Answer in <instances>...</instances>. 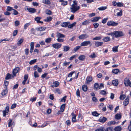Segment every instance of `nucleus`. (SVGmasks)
<instances>
[{
	"label": "nucleus",
	"mask_w": 131,
	"mask_h": 131,
	"mask_svg": "<svg viewBox=\"0 0 131 131\" xmlns=\"http://www.w3.org/2000/svg\"><path fill=\"white\" fill-rule=\"evenodd\" d=\"M7 93V90L6 88L3 90V91L1 93L2 95H5Z\"/></svg>",
	"instance_id": "f704fd0d"
},
{
	"label": "nucleus",
	"mask_w": 131,
	"mask_h": 131,
	"mask_svg": "<svg viewBox=\"0 0 131 131\" xmlns=\"http://www.w3.org/2000/svg\"><path fill=\"white\" fill-rule=\"evenodd\" d=\"M92 114L93 116H98L99 115L98 113L95 111L92 112Z\"/></svg>",
	"instance_id": "09e8293b"
},
{
	"label": "nucleus",
	"mask_w": 131,
	"mask_h": 131,
	"mask_svg": "<svg viewBox=\"0 0 131 131\" xmlns=\"http://www.w3.org/2000/svg\"><path fill=\"white\" fill-rule=\"evenodd\" d=\"M82 89L83 90L84 92L86 91L88 89V87L86 85H82Z\"/></svg>",
	"instance_id": "bb28decb"
},
{
	"label": "nucleus",
	"mask_w": 131,
	"mask_h": 131,
	"mask_svg": "<svg viewBox=\"0 0 131 131\" xmlns=\"http://www.w3.org/2000/svg\"><path fill=\"white\" fill-rule=\"evenodd\" d=\"M90 45V46H91V42L90 41L88 40L82 42L80 44V45L82 46H86L88 45Z\"/></svg>",
	"instance_id": "7ed1b4c3"
},
{
	"label": "nucleus",
	"mask_w": 131,
	"mask_h": 131,
	"mask_svg": "<svg viewBox=\"0 0 131 131\" xmlns=\"http://www.w3.org/2000/svg\"><path fill=\"white\" fill-rule=\"evenodd\" d=\"M51 41V38H49L46 39L45 41L46 43H48L50 42Z\"/></svg>",
	"instance_id": "37998d69"
},
{
	"label": "nucleus",
	"mask_w": 131,
	"mask_h": 131,
	"mask_svg": "<svg viewBox=\"0 0 131 131\" xmlns=\"http://www.w3.org/2000/svg\"><path fill=\"white\" fill-rule=\"evenodd\" d=\"M42 89L44 90L43 91V92H44L45 91L46 89L45 87V86H42L41 88L38 90V93L39 94L41 93Z\"/></svg>",
	"instance_id": "2f4dec72"
},
{
	"label": "nucleus",
	"mask_w": 131,
	"mask_h": 131,
	"mask_svg": "<svg viewBox=\"0 0 131 131\" xmlns=\"http://www.w3.org/2000/svg\"><path fill=\"white\" fill-rule=\"evenodd\" d=\"M66 105V104H62L61 106L60 107V111H59L57 113L58 114H60V112H63L64 111V109L65 108V107Z\"/></svg>",
	"instance_id": "9d476101"
},
{
	"label": "nucleus",
	"mask_w": 131,
	"mask_h": 131,
	"mask_svg": "<svg viewBox=\"0 0 131 131\" xmlns=\"http://www.w3.org/2000/svg\"><path fill=\"white\" fill-rule=\"evenodd\" d=\"M77 54L75 55H74L71 56L69 58V60H73L74 58H75L77 57Z\"/></svg>",
	"instance_id": "79ce46f5"
},
{
	"label": "nucleus",
	"mask_w": 131,
	"mask_h": 131,
	"mask_svg": "<svg viewBox=\"0 0 131 131\" xmlns=\"http://www.w3.org/2000/svg\"><path fill=\"white\" fill-rule=\"evenodd\" d=\"M24 41L23 39L21 38L19 40L17 43V45L18 46H20L23 43Z\"/></svg>",
	"instance_id": "5701e85b"
},
{
	"label": "nucleus",
	"mask_w": 131,
	"mask_h": 131,
	"mask_svg": "<svg viewBox=\"0 0 131 131\" xmlns=\"http://www.w3.org/2000/svg\"><path fill=\"white\" fill-rule=\"evenodd\" d=\"M85 56L84 55H81L78 57L79 59L81 61H83L85 58Z\"/></svg>",
	"instance_id": "412c9836"
},
{
	"label": "nucleus",
	"mask_w": 131,
	"mask_h": 131,
	"mask_svg": "<svg viewBox=\"0 0 131 131\" xmlns=\"http://www.w3.org/2000/svg\"><path fill=\"white\" fill-rule=\"evenodd\" d=\"M54 92L55 93H58L59 94H60L61 93L60 90L58 88L56 89L55 90Z\"/></svg>",
	"instance_id": "e2e57ef3"
},
{
	"label": "nucleus",
	"mask_w": 131,
	"mask_h": 131,
	"mask_svg": "<svg viewBox=\"0 0 131 131\" xmlns=\"http://www.w3.org/2000/svg\"><path fill=\"white\" fill-rule=\"evenodd\" d=\"M129 103V100L128 98H126L123 102L124 105L125 106H127Z\"/></svg>",
	"instance_id": "4be33fe9"
},
{
	"label": "nucleus",
	"mask_w": 131,
	"mask_h": 131,
	"mask_svg": "<svg viewBox=\"0 0 131 131\" xmlns=\"http://www.w3.org/2000/svg\"><path fill=\"white\" fill-rule=\"evenodd\" d=\"M11 77V75L9 73H8L5 79L6 80H8L10 79Z\"/></svg>",
	"instance_id": "ea45409f"
},
{
	"label": "nucleus",
	"mask_w": 131,
	"mask_h": 131,
	"mask_svg": "<svg viewBox=\"0 0 131 131\" xmlns=\"http://www.w3.org/2000/svg\"><path fill=\"white\" fill-rule=\"evenodd\" d=\"M18 32V31L17 30H15L13 32V35L14 36H16Z\"/></svg>",
	"instance_id": "338daca9"
},
{
	"label": "nucleus",
	"mask_w": 131,
	"mask_h": 131,
	"mask_svg": "<svg viewBox=\"0 0 131 131\" xmlns=\"http://www.w3.org/2000/svg\"><path fill=\"white\" fill-rule=\"evenodd\" d=\"M115 122L113 121L109 122H108V124L110 126L111 125L115 124Z\"/></svg>",
	"instance_id": "c03bdc74"
},
{
	"label": "nucleus",
	"mask_w": 131,
	"mask_h": 131,
	"mask_svg": "<svg viewBox=\"0 0 131 131\" xmlns=\"http://www.w3.org/2000/svg\"><path fill=\"white\" fill-rule=\"evenodd\" d=\"M108 19V18H104L102 21V23L103 24L105 23Z\"/></svg>",
	"instance_id": "4d7b16f0"
},
{
	"label": "nucleus",
	"mask_w": 131,
	"mask_h": 131,
	"mask_svg": "<svg viewBox=\"0 0 131 131\" xmlns=\"http://www.w3.org/2000/svg\"><path fill=\"white\" fill-rule=\"evenodd\" d=\"M126 97V96L125 95L123 94L120 95L119 99L121 100H123Z\"/></svg>",
	"instance_id": "603ef678"
},
{
	"label": "nucleus",
	"mask_w": 131,
	"mask_h": 131,
	"mask_svg": "<svg viewBox=\"0 0 131 131\" xmlns=\"http://www.w3.org/2000/svg\"><path fill=\"white\" fill-rule=\"evenodd\" d=\"M123 35V33L122 31H114V36L116 38L119 37Z\"/></svg>",
	"instance_id": "f03ea898"
},
{
	"label": "nucleus",
	"mask_w": 131,
	"mask_h": 131,
	"mask_svg": "<svg viewBox=\"0 0 131 131\" xmlns=\"http://www.w3.org/2000/svg\"><path fill=\"white\" fill-rule=\"evenodd\" d=\"M45 13L46 14L49 15H50L51 14V11L50 10L48 9H47L45 11Z\"/></svg>",
	"instance_id": "4c0bfd02"
},
{
	"label": "nucleus",
	"mask_w": 131,
	"mask_h": 131,
	"mask_svg": "<svg viewBox=\"0 0 131 131\" xmlns=\"http://www.w3.org/2000/svg\"><path fill=\"white\" fill-rule=\"evenodd\" d=\"M101 39V38L100 36L96 37H95L93 38V40H100Z\"/></svg>",
	"instance_id": "49530a36"
},
{
	"label": "nucleus",
	"mask_w": 131,
	"mask_h": 131,
	"mask_svg": "<svg viewBox=\"0 0 131 131\" xmlns=\"http://www.w3.org/2000/svg\"><path fill=\"white\" fill-rule=\"evenodd\" d=\"M113 128L112 127H108L106 128L105 131H112Z\"/></svg>",
	"instance_id": "5fc2aeb1"
},
{
	"label": "nucleus",
	"mask_w": 131,
	"mask_h": 131,
	"mask_svg": "<svg viewBox=\"0 0 131 131\" xmlns=\"http://www.w3.org/2000/svg\"><path fill=\"white\" fill-rule=\"evenodd\" d=\"M57 40V41L59 42H62L64 41L63 39L60 38H58Z\"/></svg>",
	"instance_id": "0e129e2a"
},
{
	"label": "nucleus",
	"mask_w": 131,
	"mask_h": 131,
	"mask_svg": "<svg viewBox=\"0 0 131 131\" xmlns=\"http://www.w3.org/2000/svg\"><path fill=\"white\" fill-rule=\"evenodd\" d=\"M30 25V23H26L24 25V29H26L27 27Z\"/></svg>",
	"instance_id": "a18cd8bd"
},
{
	"label": "nucleus",
	"mask_w": 131,
	"mask_h": 131,
	"mask_svg": "<svg viewBox=\"0 0 131 131\" xmlns=\"http://www.w3.org/2000/svg\"><path fill=\"white\" fill-rule=\"evenodd\" d=\"M86 80L85 84H90V82L92 81L93 78L91 76H88L86 79Z\"/></svg>",
	"instance_id": "423d86ee"
},
{
	"label": "nucleus",
	"mask_w": 131,
	"mask_h": 131,
	"mask_svg": "<svg viewBox=\"0 0 131 131\" xmlns=\"http://www.w3.org/2000/svg\"><path fill=\"white\" fill-rule=\"evenodd\" d=\"M107 24L109 26H115L118 25V23L114 21H109L107 22Z\"/></svg>",
	"instance_id": "39448f33"
},
{
	"label": "nucleus",
	"mask_w": 131,
	"mask_h": 131,
	"mask_svg": "<svg viewBox=\"0 0 131 131\" xmlns=\"http://www.w3.org/2000/svg\"><path fill=\"white\" fill-rule=\"evenodd\" d=\"M99 87V84L98 83H95L94 86V89L95 90H97Z\"/></svg>",
	"instance_id": "c756f323"
},
{
	"label": "nucleus",
	"mask_w": 131,
	"mask_h": 131,
	"mask_svg": "<svg viewBox=\"0 0 131 131\" xmlns=\"http://www.w3.org/2000/svg\"><path fill=\"white\" fill-rule=\"evenodd\" d=\"M52 19V17L50 16H49L47 17L46 19H44V20L46 22H49L51 21Z\"/></svg>",
	"instance_id": "cd10ccee"
},
{
	"label": "nucleus",
	"mask_w": 131,
	"mask_h": 131,
	"mask_svg": "<svg viewBox=\"0 0 131 131\" xmlns=\"http://www.w3.org/2000/svg\"><path fill=\"white\" fill-rule=\"evenodd\" d=\"M118 46H116L112 48V51L113 52H117L118 51Z\"/></svg>",
	"instance_id": "e433bc0d"
},
{
	"label": "nucleus",
	"mask_w": 131,
	"mask_h": 131,
	"mask_svg": "<svg viewBox=\"0 0 131 131\" xmlns=\"http://www.w3.org/2000/svg\"><path fill=\"white\" fill-rule=\"evenodd\" d=\"M124 83L126 86L129 85L130 83L129 79L127 78H125L124 80Z\"/></svg>",
	"instance_id": "9b49d317"
},
{
	"label": "nucleus",
	"mask_w": 131,
	"mask_h": 131,
	"mask_svg": "<svg viewBox=\"0 0 131 131\" xmlns=\"http://www.w3.org/2000/svg\"><path fill=\"white\" fill-rule=\"evenodd\" d=\"M107 119L105 117H100L99 121L100 122L104 123L107 120Z\"/></svg>",
	"instance_id": "a211bd4d"
},
{
	"label": "nucleus",
	"mask_w": 131,
	"mask_h": 131,
	"mask_svg": "<svg viewBox=\"0 0 131 131\" xmlns=\"http://www.w3.org/2000/svg\"><path fill=\"white\" fill-rule=\"evenodd\" d=\"M80 47L81 46H76L73 49V50L74 51V52H75L77 51L80 48Z\"/></svg>",
	"instance_id": "a19ab883"
},
{
	"label": "nucleus",
	"mask_w": 131,
	"mask_h": 131,
	"mask_svg": "<svg viewBox=\"0 0 131 131\" xmlns=\"http://www.w3.org/2000/svg\"><path fill=\"white\" fill-rule=\"evenodd\" d=\"M96 57L95 54L93 52L92 53V54L89 56V57L92 58H95Z\"/></svg>",
	"instance_id": "58836bf2"
},
{
	"label": "nucleus",
	"mask_w": 131,
	"mask_h": 131,
	"mask_svg": "<svg viewBox=\"0 0 131 131\" xmlns=\"http://www.w3.org/2000/svg\"><path fill=\"white\" fill-rule=\"evenodd\" d=\"M101 18V17H95L92 18L91 21L92 22H96Z\"/></svg>",
	"instance_id": "ddd939ff"
},
{
	"label": "nucleus",
	"mask_w": 131,
	"mask_h": 131,
	"mask_svg": "<svg viewBox=\"0 0 131 131\" xmlns=\"http://www.w3.org/2000/svg\"><path fill=\"white\" fill-rule=\"evenodd\" d=\"M19 70V68L18 67H17L14 69L13 71V73L14 76H15L16 74L17 73Z\"/></svg>",
	"instance_id": "1a4fd4ad"
},
{
	"label": "nucleus",
	"mask_w": 131,
	"mask_h": 131,
	"mask_svg": "<svg viewBox=\"0 0 131 131\" xmlns=\"http://www.w3.org/2000/svg\"><path fill=\"white\" fill-rule=\"evenodd\" d=\"M123 4L122 3L118 2L117 3V6L118 7H121L123 6Z\"/></svg>",
	"instance_id": "3c124183"
},
{
	"label": "nucleus",
	"mask_w": 131,
	"mask_h": 131,
	"mask_svg": "<svg viewBox=\"0 0 131 131\" xmlns=\"http://www.w3.org/2000/svg\"><path fill=\"white\" fill-rule=\"evenodd\" d=\"M115 118L116 119H120L121 117V115L120 114L117 113L115 115Z\"/></svg>",
	"instance_id": "b1692460"
},
{
	"label": "nucleus",
	"mask_w": 131,
	"mask_h": 131,
	"mask_svg": "<svg viewBox=\"0 0 131 131\" xmlns=\"http://www.w3.org/2000/svg\"><path fill=\"white\" fill-rule=\"evenodd\" d=\"M93 25L94 26V28H96L98 27L99 25V24L97 23H94L93 24Z\"/></svg>",
	"instance_id": "13d9d810"
},
{
	"label": "nucleus",
	"mask_w": 131,
	"mask_h": 131,
	"mask_svg": "<svg viewBox=\"0 0 131 131\" xmlns=\"http://www.w3.org/2000/svg\"><path fill=\"white\" fill-rule=\"evenodd\" d=\"M118 81L117 80H113L112 81V83L115 86H117L118 84Z\"/></svg>",
	"instance_id": "aec40b11"
},
{
	"label": "nucleus",
	"mask_w": 131,
	"mask_h": 131,
	"mask_svg": "<svg viewBox=\"0 0 131 131\" xmlns=\"http://www.w3.org/2000/svg\"><path fill=\"white\" fill-rule=\"evenodd\" d=\"M34 75L35 78H37L39 77V75L37 71H35L34 73Z\"/></svg>",
	"instance_id": "bf43d9fd"
},
{
	"label": "nucleus",
	"mask_w": 131,
	"mask_h": 131,
	"mask_svg": "<svg viewBox=\"0 0 131 131\" xmlns=\"http://www.w3.org/2000/svg\"><path fill=\"white\" fill-rule=\"evenodd\" d=\"M100 94L103 95H105L106 94V92L104 90H102L100 92Z\"/></svg>",
	"instance_id": "69168bd1"
},
{
	"label": "nucleus",
	"mask_w": 131,
	"mask_h": 131,
	"mask_svg": "<svg viewBox=\"0 0 131 131\" xmlns=\"http://www.w3.org/2000/svg\"><path fill=\"white\" fill-rule=\"evenodd\" d=\"M13 9L11 7L8 6L7 7V10L8 11H11Z\"/></svg>",
	"instance_id": "680f3d73"
},
{
	"label": "nucleus",
	"mask_w": 131,
	"mask_h": 131,
	"mask_svg": "<svg viewBox=\"0 0 131 131\" xmlns=\"http://www.w3.org/2000/svg\"><path fill=\"white\" fill-rule=\"evenodd\" d=\"M116 15L117 16H121L122 15V10L120 11L119 12H118Z\"/></svg>",
	"instance_id": "864d4df0"
},
{
	"label": "nucleus",
	"mask_w": 131,
	"mask_h": 131,
	"mask_svg": "<svg viewBox=\"0 0 131 131\" xmlns=\"http://www.w3.org/2000/svg\"><path fill=\"white\" fill-rule=\"evenodd\" d=\"M80 8L79 6H75L73 5H71L70 8L71 12L73 13H74L78 11Z\"/></svg>",
	"instance_id": "f257e3e1"
},
{
	"label": "nucleus",
	"mask_w": 131,
	"mask_h": 131,
	"mask_svg": "<svg viewBox=\"0 0 131 131\" xmlns=\"http://www.w3.org/2000/svg\"><path fill=\"white\" fill-rule=\"evenodd\" d=\"M119 71V70L117 69H113L112 71V72L115 74H117Z\"/></svg>",
	"instance_id": "c9c22d12"
},
{
	"label": "nucleus",
	"mask_w": 131,
	"mask_h": 131,
	"mask_svg": "<svg viewBox=\"0 0 131 131\" xmlns=\"http://www.w3.org/2000/svg\"><path fill=\"white\" fill-rule=\"evenodd\" d=\"M89 37V35L86 34H83L80 35L78 38L80 39H85Z\"/></svg>",
	"instance_id": "20e7f679"
},
{
	"label": "nucleus",
	"mask_w": 131,
	"mask_h": 131,
	"mask_svg": "<svg viewBox=\"0 0 131 131\" xmlns=\"http://www.w3.org/2000/svg\"><path fill=\"white\" fill-rule=\"evenodd\" d=\"M103 42L95 41H94L95 46L96 47L101 46L103 44Z\"/></svg>",
	"instance_id": "6e6552de"
},
{
	"label": "nucleus",
	"mask_w": 131,
	"mask_h": 131,
	"mask_svg": "<svg viewBox=\"0 0 131 131\" xmlns=\"http://www.w3.org/2000/svg\"><path fill=\"white\" fill-rule=\"evenodd\" d=\"M91 20H90L87 19L83 22L82 23V24L83 25H86L90 23L91 22Z\"/></svg>",
	"instance_id": "6ab92c4d"
},
{
	"label": "nucleus",
	"mask_w": 131,
	"mask_h": 131,
	"mask_svg": "<svg viewBox=\"0 0 131 131\" xmlns=\"http://www.w3.org/2000/svg\"><path fill=\"white\" fill-rule=\"evenodd\" d=\"M122 129L121 127L120 126H117L115 127V131H120Z\"/></svg>",
	"instance_id": "72a5a7b5"
},
{
	"label": "nucleus",
	"mask_w": 131,
	"mask_h": 131,
	"mask_svg": "<svg viewBox=\"0 0 131 131\" xmlns=\"http://www.w3.org/2000/svg\"><path fill=\"white\" fill-rule=\"evenodd\" d=\"M102 40L105 42H107L109 41L110 40V38L109 37H107L104 38Z\"/></svg>",
	"instance_id": "a878e982"
},
{
	"label": "nucleus",
	"mask_w": 131,
	"mask_h": 131,
	"mask_svg": "<svg viewBox=\"0 0 131 131\" xmlns=\"http://www.w3.org/2000/svg\"><path fill=\"white\" fill-rule=\"evenodd\" d=\"M67 2L65 1H63V2H62V3H61V5L63 6H65L67 5Z\"/></svg>",
	"instance_id": "774afa93"
},
{
	"label": "nucleus",
	"mask_w": 131,
	"mask_h": 131,
	"mask_svg": "<svg viewBox=\"0 0 131 131\" xmlns=\"http://www.w3.org/2000/svg\"><path fill=\"white\" fill-rule=\"evenodd\" d=\"M56 36L58 38H64L65 37V36L64 35L59 32H58L56 33Z\"/></svg>",
	"instance_id": "f3484780"
},
{
	"label": "nucleus",
	"mask_w": 131,
	"mask_h": 131,
	"mask_svg": "<svg viewBox=\"0 0 131 131\" xmlns=\"http://www.w3.org/2000/svg\"><path fill=\"white\" fill-rule=\"evenodd\" d=\"M59 85V83L57 81H56L53 83V85H51L50 86L52 88H53L54 86L58 87Z\"/></svg>",
	"instance_id": "dca6fc26"
},
{
	"label": "nucleus",
	"mask_w": 131,
	"mask_h": 131,
	"mask_svg": "<svg viewBox=\"0 0 131 131\" xmlns=\"http://www.w3.org/2000/svg\"><path fill=\"white\" fill-rule=\"evenodd\" d=\"M20 24L19 21L18 20H16L15 21V26H17Z\"/></svg>",
	"instance_id": "6e6d98bb"
},
{
	"label": "nucleus",
	"mask_w": 131,
	"mask_h": 131,
	"mask_svg": "<svg viewBox=\"0 0 131 131\" xmlns=\"http://www.w3.org/2000/svg\"><path fill=\"white\" fill-rule=\"evenodd\" d=\"M26 10H28V12H29L32 13H34L36 12V9L33 8H27V9Z\"/></svg>",
	"instance_id": "4468645a"
},
{
	"label": "nucleus",
	"mask_w": 131,
	"mask_h": 131,
	"mask_svg": "<svg viewBox=\"0 0 131 131\" xmlns=\"http://www.w3.org/2000/svg\"><path fill=\"white\" fill-rule=\"evenodd\" d=\"M76 22H74L72 24L70 25H68V27L69 28H72L74 26L76 25Z\"/></svg>",
	"instance_id": "c85d7f7f"
},
{
	"label": "nucleus",
	"mask_w": 131,
	"mask_h": 131,
	"mask_svg": "<svg viewBox=\"0 0 131 131\" xmlns=\"http://www.w3.org/2000/svg\"><path fill=\"white\" fill-rule=\"evenodd\" d=\"M70 23L69 22H64L61 23V25L62 27H68V25Z\"/></svg>",
	"instance_id": "2eb2a0df"
},
{
	"label": "nucleus",
	"mask_w": 131,
	"mask_h": 131,
	"mask_svg": "<svg viewBox=\"0 0 131 131\" xmlns=\"http://www.w3.org/2000/svg\"><path fill=\"white\" fill-rule=\"evenodd\" d=\"M62 45V44L59 43H57L52 45V47L55 49H58L60 48Z\"/></svg>",
	"instance_id": "0eeeda50"
},
{
	"label": "nucleus",
	"mask_w": 131,
	"mask_h": 131,
	"mask_svg": "<svg viewBox=\"0 0 131 131\" xmlns=\"http://www.w3.org/2000/svg\"><path fill=\"white\" fill-rule=\"evenodd\" d=\"M36 61L37 60L36 59L32 60L30 62L29 64H32L36 62Z\"/></svg>",
	"instance_id": "de8ad7c7"
},
{
	"label": "nucleus",
	"mask_w": 131,
	"mask_h": 131,
	"mask_svg": "<svg viewBox=\"0 0 131 131\" xmlns=\"http://www.w3.org/2000/svg\"><path fill=\"white\" fill-rule=\"evenodd\" d=\"M71 115L72 116V122H76L77 120L76 118V116L74 114V113L72 112L71 113Z\"/></svg>",
	"instance_id": "f8f14e48"
},
{
	"label": "nucleus",
	"mask_w": 131,
	"mask_h": 131,
	"mask_svg": "<svg viewBox=\"0 0 131 131\" xmlns=\"http://www.w3.org/2000/svg\"><path fill=\"white\" fill-rule=\"evenodd\" d=\"M42 2L47 5H49L51 4V2L49 0H42Z\"/></svg>",
	"instance_id": "393cba45"
},
{
	"label": "nucleus",
	"mask_w": 131,
	"mask_h": 131,
	"mask_svg": "<svg viewBox=\"0 0 131 131\" xmlns=\"http://www.w3.org/2000/svg\"><path fill=\"white\" fill-rule=\"evenodd\" d=\"M107 7L106 6H102L98 8V9L100 10H104L106 9Z\"/></svg>",
	"instance_id": "7c9ffc66"
},
{
	"label": "nucleus",
	"mask_w": 131,
	"mask_h": 131,
	"mask_svg": "<svg viewBox=\"0 0 131 131\" xmlns=\"http://www.w3.org/2000/svg\"><path fill=\"white\" fill-rule=\"evenodd\" d=\"M13 10V15H17L19 14L18 12L15 9H14Z\"/></svg>",
	"instance_id": "052dcab7"
},
{
	"label": "nucleus",
	"mask_w": 131,
	"mask_h": 131,
	"mask_svg": "<svg viewBox=\"0 0 131 131\" xmlns=\"http://www.w3.org/2000/svg\"><path fill=\"white\" fill-rule=\"evenodd\" d=\"M41 18L40 17H36L35 18V20L37 21V23H38V22L40 21Z\"/></svg>",
	"instance_id": "8fccbe9b"
},
{
	"label": "nucleus",
	"mask_w": 131,
	"mask_h": 131,
	"mask_svg": "<svg viewBox=\"0 0 131 131\" xmlns=\"http://www.w3.org/2000/svg\"><path fill=\"white\" fill-rule=\"evenodd\" d=\"M63 51H67L69 50L70 48L68 46H64L63 47Z\"/></svg>",
	"instance_id": "473e14b6"
}]
</instances>
